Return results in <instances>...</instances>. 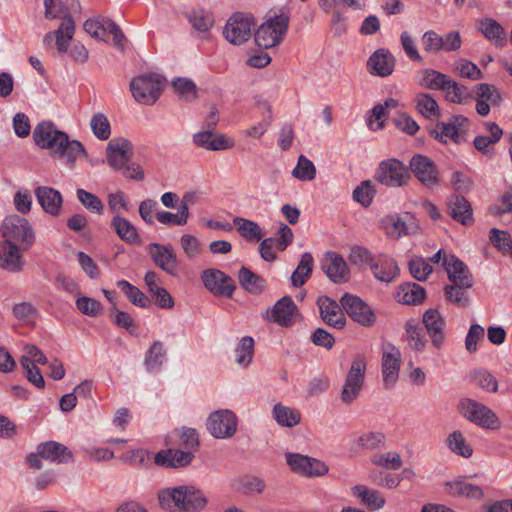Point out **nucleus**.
<instances>
[{
  "label": "nucleus",
  "mask_w": 512,
  "mask_h": 512,
  "mask_svg": "<svg viewBox=\"0 0 512 512\" xmlns=\"http://www.w3.org/2000/svg\"><path fill=\"white\" fill-rule=\"evenodd\" d=\"M405 332L407 335L408 345L416 352H421L426 346V339L422 327L414 319H410L405 323Z\"/></svg>",
  "instance_id": "8fccbe9b"
},
{
  "label": "nucleus",
  "mask_w": 512,
  "mask_h": 512,
  "mask_svg": "<svg viewBox=\"0 0 512 512\" xmlns=\"http://www.w3.org/2000/svg\"><path fill=\"white\" fill-rule=\"evenodd\" d=\"M237 417L227 409L212 412L206 422L209 433L216 439L231 438L237 431Z\"/></svg>",
  "instance_id": "f8f14e48"
},
{
  "label": "nucleus",
  "mask_w": 512,
  "mask_h": 512,
  "mask_svg": "<svg viewBox=\"0 0 512 512\" xmlns=\"http://www.w3.org/2000/svg\"><path fill=\"white\" fill-rule=\"evenodd\" d=\"M371 271L377 280L389 283L398 276L400 270L391 256L379 254L372 263Z\"/></svg>",
  "instance_id": "473e14b6"
},
{
  "label": "nucleus",
  "mask_w": 512,
  "mask_h": 512,
  "mask_svg": "<svg viewBox=\"0 0 512 512\" xmlns=\"http://www.w3.org/2000/svg\"><path fill=\"white\" fill-rule=\"evenodd\" d=\"M396 60L392 53L385 48L376 50L367 61L370 74L379 77L390 76L395 68Z\"/></svg>",
  "instance_id": "5701e85b"
},
{
  "label": "nucleus",
  "mask_w": 512,
  "mask_h": 512,
  "mask_svg": "<svg viewBox=\"0 0 512 512\" xmlns=\"http://www.w3.org/2000/svg\"><path fill=\"white\" fill-rule=\"evenodd\" d=\"M285 457L292 471L307 477L323 476L328 472L327 465L316 458L298 453H286Z\"/></svg>",
  "instance_id": "dca6fc26"
},
{
  "label": "nucleus",
  "mask_w": 512,
  "mask_h": 512,
  "mask_svg": "<svg viewBox=\"0 0 512 512\" xmlns=\"http://www.w3.org/2000/svg\"><path fill=\"white\" fill-rule=\"evenodd\" d=\"M233 223L241 237L248 242L260 241L263 237V232L259 225L249 219L242 217H235Z\"/></svg>",
  "instance_id": "de8ad7c7"
},
{
  "label": "nucleus",
  "mask_w": 512,
  "mask_h": 512,
  "mask_svg": "<svg viewBox=\"0 0 512 512\" xmlns=\"http://www.w3.org/2000/svg\"><path fill=\"white\" fill-rule=\"evenodd\" d=\"M296 311L297 307L292 298L290 296H283L273 307L267 309L265 318L282 327H287L291 325Z\"/></svg>",
  "instance_id": "aec40b11"
},
{
  "label": "nucleus",
  "mask_w": 512,
  "mask_h": 512,
  "mask_svg": "<svg viewBox=\"0 0 512 512\" xmlns=\"http://www.w3.org/2000/svg\"><path fill=\"white\" fill-rule=\"evenodd\" d=\"M106 154L111 168L124 171L133 154L132 143L125 138L112 139L106 147Z\"/></svg>",
  "instance_id": "a211bd4d"
},
{
  "label": "nucleus",
  "mask_w": 512,
  "mask_h": 512,
  "mask_svg": "<svg viewBox=\"0 0 512 512\" xmlns=\"http://www.w3.org/2000/svg\"><path fill=\"white\" fill-rule=\"evenodd\" d=\"M410 178L408 167L396 158L381 161L375 172V180L378 183L392 188L407 185Z\"/></svg>",
  "instance_id": "423d86ee"
},
{
  "label": "nucleus",
  "mask_w": 512,
  "mask_h": 512,
  "mask_svg": "<svg viewBox=\"0 0 512 512\" xmlns=\"http://www.w3.org/2000/svg\"><path fill=\"white\" fill-rule=\"evenodd\" d=\"M146 249L156 266L169 275H175L177 256L171 245H161L154 242L150 243Z\"/></svg>",
  "instance_id": "6ab92c4d"
},
{
  "label": "nucleus",
  "mask_w": 512,
  "mask_h": 512,
  "mask_svg": "<svg viewBox=\"0 0 512 512\" xmlns=\"http://www.w3.org/2000/svg\"><path fill=\"white\" fill-rule=\"evenodd\" d=\"M156 219L161 224L183 226L187 224L189 212L186 211L184 206L182 208H178V211L175 214L168 211H159L156 213Z\"/></svg>",
  "instance_id": "0e129e2a"
},
{
  "label": "nucleus",
  "mask_w": 512,
  "mask_h": 512,
  "mask_svg": "<svg viewBox=\"0 0 512 512\" xmlns=\"http://www.w3.org/2000/svg\"><path fill=\"white\" fill-rule=\"evenodd\" d=\"M460 414L475 425L490 430L501 428L497 414L485 404L470 398H464L458 405Z\"/></svg>",
  "instance_id": "7ed1b4c3"
},
{
  "label": "nucleus",
  "mask_w": 512,
  "mask_h": 512,
  "mask_svg": "<svg viewBox=\"0 0 512 512\" xmlns=\"http://www.w3.org/2000/svg\"><path fill=\"white\" fill-rule=\"evenodd\" d=\"M426 296L425 289L417 283L407 282L399 286L397 300L406 305L421 303Z\"/></svg>",
  "instance_id": "e433bc0d"
},
{
  "label": "nucleus",
  "mask_w": 512,
  "mask_h": 512,
  "mask_svg": "<svg viewBox=\"0 0 512 512\" xmlns=\"http://www.w3.org/2000/svg\"><path fill=\"white\" fill-rule=\"evenodd\" d=\"M236 352V363L242 367H247L253 359L254 355V339L245 336L239 341Z\"/></svg>",
  "instance_id": "13d9d810"
},
{
  "label": "nucleus",
  "mask_w": 512,
  "mask_h": 512,
  "mask_svg": "<svg viewBox=\"0 0 512 512\" xmlns=\"http://www.w3.org/2000/svg\"><path fill=\"white\" fill-rule=\"evenodd\" d=\"M473 286V279L464 276L458 282H451L444 287V295L446 299L460 308H466L470 304L468 290Z\"/></svg>",
  "instance_id": "c85d7f7f"
},
{
  "label": "nucleus",
  "mask_w": 512,
  "mask_h": 512,
  "mask_svg": "<svg viewBox=\"0 0 512 512\" xmlns=\"http://www.w3.org/2000/svg\"><path fill=\"white\" fill-rule=\"evenodd\" d=\"M2 235L6 240L19 242L24 249L30 248L35 241V234L27 219L18 215L7 216L1 226Z\"/></svg>",
  "instance_id": "9d476101"
},
{
  "label": "nucleus",
  "mask_w": 512,
  "mask_h": 512,
  "mask_svg": "<svg viewBox=\"0 0 512 512\" xmlns=\"http://www.w3.org/2000/svg\"><path fill=\"white\" fill-rule=\"evenodd\" d=\"M90 127L96 138L107 140L111 135V127L108 118L101 112L94 114L90 120Z\"/></svg>",
  "instance_id": "680f3d73"
},
{
  "label": "nucleus",
  "mask_w": 512,
  "mask_h": 512,
  "mask_svg": "<svg viewBox=\"0 0 512 512\" xmlns=\"http://www.w3.org/2000/svg\"><path fill=\"white\" fill-rule=\"evenodd\" d=\"M370 460L374 465L392 470H398L403 465L402 459L397 452L374 454Z\"/></svg>",
  "instance_id": "338daca9"
},
{
  "label": "nucleus",
  "mask_w": 512,
  "mask_h": 512,
  "mask_svg": "<svg viewBox=\"0 0 512 512\" xmlns=\"http://www.w3.org/2000/svg\"><path fill=\"white\" fill-rule=\"evenodd\" d=\"M322 270L334 283L339 284L348 280L349 269L342 256L328 252L322 263Z\"/></svg>",
  "instance_id": "a878e982"
},
{
  "label": "nucleus",
  "mask_w": 512,
  "mask_h": 512,
  "mask_svg": "<svg viewBox=\"0 0 512 512\" xmlns=\"http://www.w3.org/2000/svg\"><path fill=\"white\" fill-rule=\"evenodd\" d=\"M289 16L280 14L270 17L261 24L254 34L255 43L263 49L278 45L288 30Z\"/></svg>",
  "instance_id": "39448f33"
},
{
  "label": "nucleus",
  "mask_w": 512,
  "mask_h": 512,
  "mask_svg": "<svg viewBox=\"0 0 512 512\" xmlns=\"http://www.w3.org/2000/svg\"><path fill=\"white\" fill-rule=\"evenodd\" d=\"M417 111L427 119H437L441 116L436 100L427 93H420L415 98Z\"/></svg>",
  "instance_id": "603ef678"
},
{
  "label": "nucleus",
  "mask_w": 512,
  "mask_h": 512,
  "mask_svg": "<svg viewBox=\"0 0 512 512\" xmlns=\"http://www.w3.org/2000/svg\"><path fill=\"white\" fill-rule=\"evenodd\" d=\"M110 227L122 241L131 245L141 243L137 228L128 219L117 214L112 218Z\"/></svg>",
  "instance_id": "f704fd0d"
},
{
  "label": "nucleus",
  "mask_w": 512,
  "mask_h": 512,
  "mask_svg": "<svg viewBox=\"0 0 512 512\" xmlns=\"http://www.w3.org/2000/svg\"><path fill=\"white\" fill-rule=\"evenodd\" d=\"M468 122V118L463 115H453L447 121H438L434 126H427L426 130L433 139L442 144H460L466 141L465 127Z\"/></svg>",
  "instance_id": "f03ea898"
},
{
  "label": "nucleus",
  "mask_w": 512,
  "mask_h": 512,
  "mask_svg": "<svg viewBox=\"0 0 512 512\" xmlns=\"http://www.w3.org/2000/svg\"><path fill=\"white\" fill-rule=\"evenodd\" d=\"M387 222V234L396 239L418 232V224L410 213L389 216Z\"/></svg>",
  "instance_id": "cd10ccee"
},
{
  "label": "nucleus",
  "mask_w": 512,
  "mask_h": 512,
  "mask_svg": "<svg viewBox=\"0 0 512 512\" xmlns=\"http://www.w3.org/2000/svg\"><path fill=\"white\" fill-rule=\"evenodd\" d=\"M109 317L117 327L127 330L130 334L135 333L137 329L135 320L129 313L120 310L116 304L109 308Z\"/></svg>",
  "instance_id": "4d7b16f0"
},
{
  "label": "nucleus",
  "mask_w": 512,
  "mask_h": 512,
  "mask_svg": "<svg viewBox=\"0 0 512 512\" xmlns=\"http://www.w3.org/2000/svg\"><path fill=\"white\" fill-rule=\"evenodd\" d=\"M166 360V351L164 349V344L156 340L150 346L145 354L144 364L149 372L158 371Z\"/></svg>",
  "instance_id": "c03bdc74"
},
{
  "label": "nucleus",
  "mask_w": 512,
  "mask_h": 512,
  "mask_svg": "<svg viewBox=\"0 0 512 512\" xmlns=\"http://www.w3.org/2000/svg\"><path fill=\"white\" fill-rule=\"evenodd\" d=\"M340 303L345 313L356 323L363 327H371L376 322L374 310L360 297L345 293Z\"/></svg>",
  "instance_id": "9b49d317"
},
{
  "label": "nucleus",
  "mask_w": 512,
  "mask_h": 512,
  "mask_svg": "<svg viewBox=\"0 0 512 512\" xmlns=\"http://www.w3.org/2000/svg\"><path fill=\"white\" fill-rule=\"evenodd\" d=\"M40 458L58 464H67L73 461V453L63 444L48 441L41 443L37 447V454H30L27 457V463L35 469H42V461Z\"/></svg>",
  "instance_id": "0eeeda50"
},
{
  "label": "nucleus",
  "mask_w": 512,
  "mask_h": 512,
  "mask_svg": "<svg viewBox=\"0 0 512 512\" xmlns=\"http://www.w3.org/2000/svg\"><path fill=\"white\" fill-rule=\"evenodd\" d=\"M187 18L192 27L201 33H207L215 22L213 14L203 8L193 9Z\"/></svg>",
  "instance_id": "49530a36"
},
{
  "label": "nucleus",
  "mask_w": 512,
  "mask_h": 512,
  "mask_svg": "<svg viewBox=\"0 0 512 512\" xmlns=\"http://www.w3.org/2000/svg\"><path fill=\"white\" fill-rule=\"evenodd\" d=\"M35 196L46 213L52 216L60 214L63 198L58 190L47 186H39L35 189Z\"/></svg>",
  "instance_id": "2f4dec72"
},
{
  "label": "nucleus",
  "mask_w": 512,
  "mask_h": 512,
  "mask_svg": "<svg viewBox=\"0 0 512 512\" xmlns=\"http://www.w3.org/2000/svg\"><path fill=\"white\" fill-rule=\"evenodd\" d=\"M447 212L453 220L464 226H469L474 222L472 206L462 195L454 194L448 198Z\"/></svg>",
  "instance_id": "bb28decb"
},
{
  "label": "nucleus",
  "mask_w": 512,
  "mask_h": 512,
  "mask_svg": "<svg viewBox=\"0 0 512 512\" xmlns=\"http://www.w3.org/2000/svg\"><path fill=\"white\" fill-rule=\"evenodd\" d=\"M79 6L78 0H44L46 19H61L56 30V45L61 54L68 51L70 40L75 32L71 11Z\"/></svg>",
  "instance_id": "f257e3e1"
},
{
  "label": "nucleus",
  "mask_w": 512,
  "mask_h": 512,
  "mask_svg": "<svg viewBox=\"0 0 512 512\" xmlns=\"http://www.w3.org/2000/svg\"><path fill=\"white\" fill-rule=\"evenodd\" d=\"M366 361L364 356L358 355L352 361L350 369L341 389L340 399L344 404H351L356 400L362 390L365 380Z\"/></svg>",
  "instance_id": "6e6552de"
},
{
  "label": "nucleus",
  "mask_w": 512,
  "mask_h": 512,
  "mask_svg": "<svg viewBox=\"0 0 512 512\" xmlns=\"http://www.w3.org/2000/svg\"><path fill=\"white\" fill-rule=\"evenodd\" d=\"M408 169L425 187L432 189L439 185L440 179L437 166L429 157L415 154L409 162Z\"/></svg>",
  "instance_id": "ddd939ff"
},
{
  "label": "nucleus",
  "mask_w": 512,
  "mask_h": 512,
  "mask_svg": "<svg viewBox=\"0 0 512 512\" xmlns=\"http://www.w3.org/2000/svg\"><path fill=\"white\" fill-rule=\"evenodd\" d=\"M0 267L12 273H20L24 260L15 242L6 240L0 246Z\"/></svg>",
  "instance_id": "7c9ffc66"
},
{
  "label": "nucleus",
  "mask_w": 512,
  "mask_h": 512,
  "mask_svg": "<svg viewBox=\"0 0 512 512\" xmlns=\"http://www.w3.org/2000/svg\"><path fill=\"white\" fill-rule=\"evenodd\" d=\"M134 99L145 105H153L161 95V80L156 74L134 77L130 82Z\"/></svg>",
  "instance_id": "1a4fd4ad"
},
{
  "label": "nucleus",
  "mask_w": 512,
  "mask_h": 512,
  "mask_svg": "<svg viewBox=\"0 0 512 512\" xmlns=\"http://www.w3.org/2000/svg\"><path fill=\"white\" fill-rule=\"evenodd\" d=\"M272 412L274 419L280 426L294 427L300 423V412L291 407L284 406L281 403L274 405Z\"/></svg>",
  "instance_id": "09e8293b"
},
{
  "label": "nucleus",
  "mask_w": 512,
  "mask_h": 512,
  "mask_svg": "<svg viewBox=\"0 0 512 512\" xmlns=\"http://www.w3.org/2000/svg\"><path fill=\"white\" fill-rule=\"evenodd\" d=\"M53 157L64 158L69 167H73L78 156H87L86 149L78 140H70L68 135L58 130L53 132V136L46 141V147Z\"/></svg>",
  "instance_id": "20e7f679"
},
{
  "label": "nucleus",
  "mask_w": 512,
  "mask_h": 512,
  "mask_svg": "<svg viewBox=\"0 0 512 512\" xmlns=\"http://www.w3.org/2000/svg\"><path fill=\"white\" fill-rule=\"evenodd\" d=\"M485 127L490 132V136L478 135L473 141L474 148L482 154L489 153V146L500 141L503 130L495 122H485Z\"/></svg>",
  "instance_id": "ea45409f"
},
{
  "label": "nucleus",
  "mask_w": 512,
  "mask_h": 512,
  "mask_svg": "<svg viewBox=\"0 0 512 512\" xmlns=\"http://www.w3.org/2000/svg\"><path fill=\"white\" fill-rule=\"evenodd\" d=\"M445 490L453 497H467L476 500L484 497V492L479 486L468 483L464 479L446 482Z\"/></svg>",
  "instance_id": "c9c22d12"
},
{
  "label": "nucleus",
  "mask_w": 512,
  "mask_h": 512,
  "mask_svg": "<svg viewBox=\"0 0 512 512\" xmlns=\"http://www.w3.org/2000/svg\"><path fill=\"white\" fill-rule=\"evenodd\" d=\"M193 143L197 147L210 151L227 150L234 146L233 140L207 128L193 135Z\"/></svg>",
  "instance_id": "b1692460"
},
{
  "label": "nucleus",
  "mask_w": 512,
  "mask_h": 512,
  "mask_svg": "<svg viewBox=\"0 0 512 512\" xmlns=\"http://www.w3.org/2000/svg\"><path fill=\"white\" fill-rule=\"evenodd\" d=\"M313 267V257L309 252L301 255L300 262L291 275V283L294 287L303 286L310 278Z\"/></svg>",
  "instance_id": "a18cd8bd"
},
{
  "label": "nucleus",
  "mask_w": 512,
  "mask_h": 512,
  "mask_svg": "<svg viewBox=\"0 0 512 512\" xmlns=\"http://www.w3.org/2000/svg\"><path fill=\"white\" fill-rule=\"evenodd\" d=\"M184 492L186 496L183 500L181 512H199L206 507L208 500L201 490L194 486L185 485Z\"/></svg>",
  "instance_id": "37998d69"
},
{
  "label": "nucleus",
  "mask_w": 512,
  "mask_h": 512,
  "mask_svg": "<svg viewBox=\"0 0 512 512\" xmlns=\"http://www.w3.org/2000/svg\"><path fill=\"white\" fill-rule=\"evenodd\" d=\"M116 286L125 294L128 300L135 306L147 308L151 300L138 287L132 285L126 280H118Z\"/></svg>",
  "instance_id": "3c124183"
},
{
  "label": "nucleus",
  "mask_w": 512,
  "mask_h": 512,
  "mask_svg": "<svg viewBox=\"0 0 512 512\" xmlns=\"http://www.w3.org/2000/svg\"><path fill=\"white\" fill-rule=\"evenodd\" d=\"M205 288L216 296L231 298L236 288L234 280L219 269H206L201 274Z\"/></svg>",
  "instance_id": "2eb2a0df"
},
{
  "label": "nucleus",
  "mask_w": 512,
  "mask_h": 512,
  "mask_svg": "<svg viewBox=\"0 0 512 512\" xmlns=\"http://www.w3.org/2000/svg\"><path fill=\"white\" fill-rule=\"evenodd\" d=\"M444 92L446 99L452 103L462 104L473 98V93L465 86L449 77V83L446 85Z\"/></svg>",
  "instance_id": "6e6d98bb"
},
{
  "label": "nucleus",
  "mask_w": 512,
  "mask_h": 512,
  "mask_svg": "<svg viewBox=\"0 0 512 512\" xmlns=\"http://www.w3.org/2000/svg\"><path fill=\"white\" fill-rule=\"evenodd\" d=\"M375 189L372 181L365 180L353 191V199L360 203L363 207H368L373 201Z\"/></svg>",
  "instance_id": "774afa93"
},
{
  "label": "nucleus",
  "mask_w": 512,
  "mask_h": 512,
  "mask_svg": "<svg viewBox=\"0 0 512 512\" xmlns=\"http://www.w3.org/2000/svg\"><path fill=\"white\" fill-rule=\"evenodd\" d=\"M174 91L187 101L195 100L198 97L197 86L189 78L178 77L172 81Z\"/></svg>",
  "instance_id": "bf43d9fd"
},
{
  "label": "nucleus",
  "mask_w": 512,
  "mask_h": 512,
  "mask_svg": "<svg viewBox=\"0 0 512 512\" xmlns=\"http://www.w3.org/2000/svg\"><path fill=\"white\" fill-rule=\"evenodd\" d=\"M144 281L151 294L152 301L162 309H171L174 307V300L170 293L160 286V279L156 272L148 271L145 274Z\"/></svg>",
  "instance_id": "c756f323"
},
{
  "label": "nucleus",
  "mask_w": 512,
  "mask_h": 512,
  "mask_svg": "<svg viewBox=\"0 0 512 512\" xmlns=\"http://www.w3.org/2000/svg\"><path fill=\"white\" fill-rule=\"evenodd\" d=\"M419 83L422 87L430 90L444 91L449 83V76L434 69H425Z\"/></svg>",
  "instance_id": "864d4df0"
},
{
  "label": "nucleus",
  "mask_w": 512,
  "mask_h": 512,
  "mask_svg": "<svg viewBox=\"0 0 512 512\" xmlns=\"http://www.w3.org/2000/svg\"><path fill=\"white\" fill-rule=\"evenodd\" d=\"M442 266L451 282H458L466 275L473 279L466 264L454 255L444 254Z\"/></svg>",
  "instance_id": "58836bf2"
},
{
  "label": "nucleus",
  "mask_w": 512,
  "mask_h": 512,
  "mask_svg": "<svg viewBox=\"0 0 512 512\" xmlns=\"http://www.w3.org/2000/svg\"><path fill=\"white\" fill-rule=\"evenodd\" d=\"M423 324L428 335L431 338L432 345L440 349L445 340L446 322L437 309L430 308L423 314Z\"/></svg>",
  "instance_id": "412c9836"
},
{
  "label": "nucleus",
  "mask_w": 512,
  "mask_h": 512,
  "mask_svg": "<svg viewBox=\"0 0 512 512\" xmlns=\"http://www.w3.org/2000/svg\"><path fill=\"white\" fill-rule=\"evenodd\" d=\"M387 349L383 350L381 366L383 381L386 386L396 383L401 365V353L397 347L388 344Z\"/></svg>",
  "instance_id": "4be33fe9"
},
{
  "label": "nucleus",
  "mask_w": 512,
  "mask_h": 512,
  "mask_svg": "<svg viewBox=\"0 0 512 512\" xmlns=\"http://www.w3.org/2000/svg\"><path fill=\"white\" fill-rule=\"evenodd\" d=\"M238 280L241 287L251 294H259L266 287V281L245 266L240 268L238 272Z\"/></svg>",
  "instance_id": "4c0bfd02"
},
{
  "label": "nucleus",
  "mask_w": 512,
  "mask_h": 512,
  "mask_svg": "<svg viewBox=\"0 0 512 512\" xmlns=\"http://www.w3.org/2000/svg\"><path fill=\"white\" fill-rule=\"evenodd\" d=\"M184 489L185 485L161 489L157 494L160 507L168 512H181L186 496Z\"/></svg>",
  "instance_id": "72a5a7b5"
},
{
  "label": "nucleus",
  "mask_w": 512,
  "mask_h": 512,
  "mask_svg": "<svg viewBox=\"0 0 512 512\" xmlns=\"http://www.w3.org/2000/svg\"><path fill=\"white\" fill-rule=\"evenodd\" d=\"M76 196L78 201L88 211L99 215L103 213L104 205L97 195L88 192L83 188H78L76 190Z\"/></svg>",
  "instance_id": "052dcab7"
},
{
  "label": "nucleus",
  "mask_w": 512,
  "mask_h": 512,
  "mask_svg": "<svg viewBox=\"0 0 512 512\" xmlns=\"http://www.w3.org/2000/svg\"><path fill=\"white\" fill-rule=\"evenodd\" d=\"M480 31L486 39L493 41L497 47L506 44V33L504 28L494 19L485 18L480 21Z\"/></svg>",
  "instance_id": "a19ab883"
},
{
  "label": "nucleus",
  "mask_w": 512,
  "mask_h": 512,
  "mask_svg": "<svg viewBox=\"0 0 512 512\" xmlns=\"http://www.w3.org/2000/svg\"><path fill=\"white\" fill-rule=\"evenodd\" d=\"M446 444L452 453L464 458H470L473 454L472 447L466 442L462 432L459 430L449 434Z\"/></svg>",
  "instance_id": "5fc2aeb1"
},
{
  "label": "nucleus",
  "mask_w": 512,
  "mask_h": 512,
  "mask_svg": "<svg viewBox=\"0 0 512 512\" xmlns=\"http://www.w3.org/2000/svg\"><path fill=\"white\" fill-rule=\"evenodd\" d=\"M254 25L253 17L236 13L227 21L223 34L230 43L241 45L251 38Z\"/></svg>",
  "instance_id": "4468645a"
},
{
  "label": "nucleus",
  "mask_w": 512,
  "mask_h": 512,
  "mask_svg": "<svg viewBox=\"0 0 512 512\" xmlns=\"http://www.w3.org/2000/svg\"><path fill=\"white\" fill-rule=\"evenodd\" d=\"M292 175L301 181H311L316 177L315 165L304 155H300L297 165L292 171Z\"/></svg>",
  "instance_id": "e2e57ef3"
},
{
  "label": "nucleus",
  "mask_w": 512,
  "mask_h": 512,
  "mask_svg": "<svg viewBox=\"0 0 512 512\" xmlns=\"http://www.w3.org/2000/svg\"><path fill=\"white\" fill-rule=\"evenodd\" d=\"M57 131L56 126L49 121H42L36 125L33 131V139L35 144L41 148L45 149L46 141L53 136V132Z\"/></svg>",
  "instance_id": "69168bd1"
},
{
  "label": "nucleus",
  "mask_w": 512,
  "mask_h": 512,
  "mask_svg": "<svg viewBox=\"0 0 512 512\" xmlns=\"http://www.w3.org/2000/svg\"><path fill=\"white\" fill-rule=\"evenodd\" d=\"M319 313L322 321L337 330H342L346 326L345 311L341 303H337L328 296H320L317 299Z\"/></svg>",
  "instance_id": "f3484780"
},
{
  "label": "nucleus",
  "mask_w": 512,
  "mask_h": 512,
  "mask_svg": "<svg viewBox=\"0 0 512 512\" xmlns=\"http://www.w3.org/2000/svg\"><path fill=\"white\" fill-rule=\"evenodd\" d=\"M195 455L192 451H183L180 449L161 450L155 454L154 462L156 465L165 468H184L191 464Z\"/></svg>",
  "instance_id": "393cba45"
},
{
  "label": "nucleus",
  "mask_w": 512,
  "mask_h": 512,
  "mask_svg": "<svg viewBox=\"0 0 512 512\" xmlns=\"http://www.w3.org/2000/svg\"><path fill=\"white\" fill-rule=\"evenodd\" d=\"M352 490L353 494L371 510H379L385 505V498L377 490L369 489L364 485H356Z\"/></svg>",
  "instance_id": "79ce46f5"
}]
</instances>
